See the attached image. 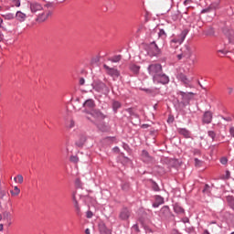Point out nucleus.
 <instances>
[{
    "label": "nucleus",
    "instance_id": "1a4fd4ad",
    "mask_svg": "<svg viewBox=\"0 0 234 234\" xmlns=\"http://www.w3.org/2000/svg\"><path fill=\"white\" fill-rule=\"evenodd\" d=\"M30 10L35 14L36 12H39V10H43V6L38 3L33 2L30 4Z\"/></svg>",
    "mask_w": 234,
    "mask_h": 234
},
{
    "label": "nucleus",
    "instance_id": "2f4dec72",
    "mask_svg": "<svg viewBox=\"0 0 234 234\" xmlns=\"http://www.w3.org/2000/svg\"><path fill=\"white\" fill-rule=\"evenodd\" d=\"M11 3H13L14 6H17V7L21 6V1L19 0H11Z\"/></svg>",
    "mask_w": 234,
    "mask_h": 234
},
{
    "label": "nucleus",
    "instance_id": "e2e57ef3",
    "mask_svg": "<svg viewBox=\"0 0 234 234\" xmlns=\"http://www.w3.org/2000/svg\"><path fill=\"white\" fill-rule=\"evenodd\" d=\"M3 220V216L0 214V222Z\"/></svg>",
    "mask_w": 234,
    "mask_h": 234
},
{
    "label": "nucleus",
    "instance_id": "a211bd4d",
    "mask_svg": "<svg viewBox=\"0 0 234 234\" xmlns=\"http://www.w3.org/2000/svg\"><path fill=\"white\" fill-rule=\"evenodd\" d=\"M174 211H175V213H177V215H184V213H185L183 207H180V205H178V204H176L174 206Z\"/></svg>",
    "mask_w": 234,
    "mask_h": 234
},
{
    "label": "nucleus",
    "instance_id": "de8ad7c7",
    "mask_svg": "<svg viewBox=\"0 0 234 234\" xmlns=\"http://www.w3.org/2000/svg\"><path fill=\"white\" fill-rule=\"evenodd\" d=\"M80 85H85V79L83 78L80 79Z\"/></svg>",
    "mask_w": 234,
    "mask_h": 234
},
{
    "label": "nucleus",
    "instance_id": "7ed1b4c3",
    "mask_svg": "<svg viewBox=\"0 0 234 234\" xmlns=\"http://www.w3.org/2000/svg\"><path fill=\"white\" fill-rule=\"evenodd\" d=\"M93 89L97 92H102V94H109V89L107 88V85L101 81H96L93 84Z\"/></svg>",
    "mask_w": 234,
    "mask_h": 234
},
{
    "label": "nucleus",
    "instance_id": "58836bf2",
    "mask_svg": "<svg viewBox=\"0 0 234 234\" xmlns=\"http://www.w3.org/2000/svg\"><path fill=\"white\" fill-rule=\"evenodd\" d=\"M220 163H221L223 165H226V164H228V158L222 157V158L220 159Z\"/></svg>",
    "mask_w": 234,
    "mask_h": 234
},
{
    "label": "nucleus",
    "instance_id": "49530a36",
    "mask_svg": "<svg viewBox=\"0 0 234 234\" xmlns=\"http://www.w3.org/2000/svg\"><path fill=\"white\" fill-rule=\"evenodd\" d=\"M92 212L91 211H88L87 212V218H92Z\"/></svg>",
    "mask_w": 234,
    "mask_h": 234
},
{
    "label": "nucleus",
    "instance_id": "338daca9",
    "mask_svg": "<svg viewBox=\"0 0 234 234\" xmlns=\"http://www.w3.org/2000/svg\"><path fill=\"white\" fill-rule=\"evenodd\" d=\"M230 234H234V232L230 233Z\"/></svg>",
    "mask_w": 234,
    "mask_h": 234
},
{
    "label": "nucleus",
    "instance_id": "052dcab7",
    "mask_svg": "<svg viewBox=\"0 0 234 234\" xmlns=\"http://www.w3.org/2000/svg\"><path fill=\"white\" fill-rule=\"evenodd\" d=\"M208 10L207 9H204L202 10V14H206V12H207Z\"/></svg>",
    "mask_w": 234,
    "mask_h": 234
},
{
    "label": "nucleus",
    "instance_id": "a18cd8bd",
    "mask_svg": "<svg viewBox=\"0 0 234 234\" xmlns=\"http://www.w3.org/2000/svg\"><path fill=\"white\" fill-rule=\"evenodd\" d=\"M153 189L154 191H160V187L158 186V185H154Z\"/></svg>",
    "mask_w": 234,
    "mask_h": 234
},
{
    "label": "nucleus",
    "instance_id": "412c9836",
    "mask_svg": "<svg viewBox=\"0 0 234 234\" xmlns=\"http://www.w3.org/2000/svg\"><path fill=\"white\" fill-rule=\"evenodd\" d=\"M179 80H181L183 83H186V85H188V83H191V80L187 79V77L184 74L179 75Z\"/></svg>",
    "mask_w": 234,
    "mask_h": 234
},
{
    "label": "nucleus",
    "instance_id": "4be33fe9",
    "mask_svg": "<svg viewBox=\"0 0 234 234\" xmlns=\"http://www.w3.org/2000/svg\"><path fill=\"white\" fill-rule=\"evenodd\" d=\"M98 128L100 131H101V133H107V131H109V126L105 123L98 124Z\"/></svg>",
    "mask_w": 234,
    "mask_h": 234
},
{
    "label": "nucleus",
    "instance_id": "39448f33",
    "mask_svg": "<svg viewBox=\"0 0 234 234\" xmlns=\"http://www.w3.org/2000/svg\"><path fill=\"white\" fill-rule=\"evenodd\" d=\"M81 198V195L78 193V191L73 192L72 194V200L74 204V207L76 209L77 215H80L81 213V208L80 207V205L78 204V200Z\"/></svg>",
    "mask_w": 234,
    "mask_h": 234
},
{
    "label": "nucleus",
    "instance_id": "aec40b11",
    "mask_svg": "<svg viewBox=\"0 0 234 234\" xmlns=\"http://www.w3.org/2000/svg\"><path fill=\"white\" fill-rule=\"evenodd\" d=\"M84 107H87L88 109H92L94 107V101H92L91 99L87 100L84 103H83Z\"/></svg>",
    "mask_w": 234,
    "mask_h": 234
},
{
    "label": "nucleus",
    "instance_id": "37998d69",
    "mask_svg": "<svg viewBox=\"0 0 234 234\" xmlns=\"http://www.w3.org/2000/svg\"><path fill=\"white\" fill-rule=\"evenodd\" d=\"M217 52H218V54H228V51H226L224 49H218Z\"/></svg>",
    "mask_w": 234,
    "mask_h": 234
},
{
    "label": "nucleus",
    "instance_id": "4c0bfd02",
    "mask_svg": "<svg viewBox=\"0 0 234 234\" xmlns=\"http://www.w3.org/2000/svg\"><path fill=\"white\" fill-rule=\"evenodd\" d=\"M6 197V191L5 190H0V199L5 198Z\"/></svg>",
    "mask_w": 234,
    "mask_h": 234
},
{
    "label": "nucleus",
    "instance_id": "3c124183",
    "mask_svg": "<svg viewBox=\"0 0 234 234\" xmlns=\"http://www.w3.org/2000/svg\"><path fill=\"white\" fill-rule=\"evenodd\" d=\"M85 233H86V234H90V229H85Z\"/></svg>",
    "mask_w": 234,
    "mask_h": 234
},
{
    "label": "nucleus",
    "instance_id": "8fccbe9b",
    "mask_svg": "<svg viewBox=\"0 0 234 234\" xmlns=\"http://www.w3.org/2000/svg\"><path fill=\"white\" fill-rule=\"evenodd\" d=\"M174 120H175V118L169 117L167 122H168V123H173Z\"/></svg>",
    "mask_w": 234,
    "mask_h": 234
},
{
    "label": "nucleus",
    "instance_id": "ddd939ff",
    "mask_svg": "<svg viewBox=\"0 0 234 234\" xmlns=\"http://www.w3.org/2000/svg\"><path fill=\"white\" fill-rule=\"evenodd\" d=\"M99 229L101 234H111L112 233L111 229H107V226H105V224H103V223H101L99 225Z\"/></svg>",
    "mask_w": 234,
    "mask_h": 234
},
{
    "label": "nucleus",
    "instance_id": "f8f14e48",
    "mask_svg": "<svg viewBox=\"0 0 234 234\" xmlns=\"http://www.w3.org/2000/svg\"><path fill=\"white\" fill-rule=\"evenodd\" d=\"M16 20L19 21L20 23H23L27 19V14L17 11L16 14Z\"/></svg>",
    "mask_w": 234,
    "mask_h": 234
},
{
    "label": "nucleus",
    "instance_id": "c85d7f7f",
    "mask_svg": "<svg viewBox=\"0 0 234 234\" xmlns=\"http://www.w3.org/2000/svg\"><path fill=\"white\" fill-rule=\"evenodd\" d=\"M112 107H113V111H118V109L122 107V103H120V101H113Z\"/></svg>",
    "mask_w": 234,
    "mask_h": 234
},
{
    "label": "nucleus",
    "instance_id": "423d86ee",
    "mask_svg": "<svg viewBox=\"0 0 234 234\" xmlns=\"http://www.w3.org/2000/svg\"><path fill=\"white\" fill-rule=\"evenodd\" d=\"M154 82L165 85L166 83H169V77L161 71L159 75H157V79H154Z\"/></svg>",
    "mask_w": 234,
    "mask_h": 234
},
{
    "label": "nucleus",
    "instance_id": "603ef678",
    "mask_svg": "<svg viewBox=\"0 0 234 234\" xmlns=\"http://www.w3.org/2000/svg\"><path fill=\"white\" fill-rule=\"evenodd\" d=\"M69 127H71V128L74 127V121L70 122Z\"/></svg>",
    "mask_w": 234,
    "mask_h": 234
},
{
    "label": "nucleus",
    "instance_id": "864d4df0",
    "mask_svg": "<svg viewBox=\"0 0 234 234\" xmlns=\"http://www.w3.org/2000/svg\"><path fill=\"white\" fill-rule=\"evenodd\" d=\"M226 178H229V171L226 172Z\"/></svg>",
    "mask_w": 234,
    "mask_h": 234
},
{
    "label": "nucleus",
    "instance_id": "20e7f679",
    "mask_svg": "<svg viewBox=\"0 0 234 234\" xmlns=\"http://www.w3.org/2000/svg\"><path fill=\"white\" fill-rule=\"evenodd\" d=\"M103 69H105L106 73L109 76H112V78H113V80H117V78H120V70H118L117 69L111 68V67L107 66V64L103 65Z\"/></svg>",
    "mask_w": 234,
    "mask_h": 234
},
{
    "label": "nucleus",
    "instance_id": "dca6fc26",
    "mask_svg": "<svg viewBox=\"0 0 234 234\" xmlns=\"http://www.w3.org/2000/svg\"><path fill=\"white\" fill-rule=\"evenodd\" d=\"M92 116L94 117V118H97L98 120H105V116H104V114L103 113H101V112H100V111H93L92 112Z\"/></svg>",
    "mask_w": 234,
    "mask_h": 234
},
{
    "label": "nucleus",
    "instance_id": "bb28decb",
    "mask_svg": "<svg viewBox=\"0 0 234 234\" xmlns=\"http://www.w3.org/2000/svg\"><path fill=\"white\" fill-rule=\"evenodd\" d=\"M3 17H4L5 19H7V21H11V20L14 19L16 16H14V14L9 13V14L3 15Z\"/></svg>",
    "mask_w": 234,
    "mask_h": 234
},
{
    "label": "nucleus",
    "instance_id": "473e14b6",
    "mask_svg": "<svg viewBox=\"0 0 234 234\" xmlns=\"http://www.w3.org/2000/svg\"><path fill=\"white\" fill-rule=\"evenodd\" d=\"M203 193H211V186H209V185H206L203 189Z\"/></svg>",
    "mask_w": 234,
    "mask_h": 234
},
{
    "label": "nucleus",
    "instance_id": "0eeeda50",
    "mask_svg": "<svg viewBox=\"0 0 234 234\" xmlns=\"http://www.w3.org/2000/svg\"><path fill=\"white\" fill-rule=\"evenodd\" d=\"M148 54H150L151 56H158V54H160V49L158 48L156 43L152 42L150 44Z\"/></svg>",
    "mask_w": 234,
    "mask_h": 234
},
{
    "label": "nucleus",
    "instance_id": "0e129e2a",
    "mask_svg": "<svg viewBox=\"0 0 234 234\" xmlns=\"http://www.w3.org/2000/svg\"><path fill=\"white\" fill-rule=\"evenodd\" d=\"M187 3H189V1H188V0H186V1H185V5H187Z\"/></svg>",
    "mask_w": 234,
    "mask_h": 234
},
{
    "label": "nucleus",
    "instance_id": "7c9ffc66",
    "mask_svg": "<svg viewBox=\"0 0 234 234\" xmlns=\"http://www.w3.org/2000/svg\"><path fill=\"white\" fill-rule=\"evenodd\" d=\"M206 36H215V29L213 28H208L207 31H206Z\"/></svg>",
    "mask_w": 234,
    "mask_h": 234
},
{
    "label": "nucleus",
    "instance_id": "5701e85b",
    "mask_svg": "<svg viewBox=\"0 0 234 234\" xmlns=\"http://www.w3.org/2000/svg\"><path fill=\"white\" fill-rule=\"evenodd\" d=\"M179 134H182V136H185V138H189V131L186 129H180L179 130Z\"/></svg>",
    "mask_w": 234,
    "mask_h": 234
},
{
    "label": "nucleus",
    "instance_id": "9b49d317",
    "mask_svg": "<svg viewBox=\"0 0 234 234\" xmlns=\"http://www.w3.org/2000/svg\"><path fill=\"white\" fill-rule=\"evenodd\" d=\"M52 16V11H45L44 13L40 14L38 16L39 21H47L48 17H50Z\"/></svg>",
    "mask_w": 234,
    "mask_h": 234
},
{
    "label": "nucleus",
    "instance_id": "6e6552de",
    "mask_svg": "<svg viewBox=\"0 0 234 234\" xmlns=\"http://www.w3.org/2000/svg\"><path fill=\"white\" fill-rule=\"evenodd\" d=\"M131 217V212L127 208H122L120 212L119 218L121 220H127Z\"/></svg>",
    "mask_w": 234,
    "mask_h": 234
},
{
    "label": "nucleus",
    "instance_id": "f257e3e1",
    "mask_svg": "<svg viewBox=\"0 0 234 234\" xmlns=\"http://www.w3.org/2000/svg\"><path fill=\"white\" fill-rule=\"evenodd\" d=\"M188 32L189 31L187 29L183 30L180 35H178L170 41V47H172V48H176L180 47V45L184 43V40L186 39Z\"/></svg>",
    "mask_w": 234,
    "mask_h": 234
},
{
    "label": "nucleus",
    "instance_id": "9d476101",
    "mask_svg": "<svg viewBox=\"0 0 234 234\" xmlns=\"http://www.w3.org/2000/svg\"><path fill=\"white\" fill-rule=\"evenodd\" d=\"M213 120V113L211 112H206L203 115V122L209 123Z\"/></svg>",
    "mask_w": 234,
    "mask_h": 234
},
{
    "label": "nucleus",
    "instance_id": "393cba45",
    "mask_svg": "<svg viewBox=\"0 0 234 234\" xmlns=\"http://www.w3.org/2000/svg\"><path fill=\"white\" fill-rule=\"evenodd\" d=\"M14 180L16 184H23L24 178L21 175H17L16 177H14Z\"/></svg>",
    "mask_w": 234,
    "mask_h": 234
},
{
    "label": "nucleus",
    "instance_id": "a878e982",
    "mask_svg": "<svg viewBox=\"0 0 234 234\" xmlns=\"http://www.w3.org/2000/svg\"><path fill=\"white\" fill-rule=\"evenodd\" d=\"M194 162L196 167H202V165H204V161L199 160L198 158H195Z\"/></svg>",
    "mask_w": 234,
    "mask_h": 234
},
{
    "label": "nucleus",
    "instance_id": "6ab92c4d",
    "mask_svg": "<svg viewBox=\"0 0 234 234\" xmlns=\"http://www.w3.org/2000/svg\"><path fill=\"white\" fill-rule=\"evenodd\" d=\"M224 34L230 41L234 38V31L231 29H224Z\"/></svg>",
    "mask_w": 234,
    "mask_h": 234
},
{
    "label": "nucleus",
    "instance_id": "5fc2aeb1",
    "mask_svg": "<svg viewBox=\"0 0 234 234\" xmlns=\"http://www.w3.org/2000/svg\"><path fill=\"white\" fill-rule=\"evenodd\" d=\"M182 57H183L182 54L177 55V58H178V59H182Z\"/></svg>",
    "mask_w": 234,
    "mask_h": 234
},
{
    "label": "nucleus",
    "instance_id": "e433bc0d",
    "mask_svg": "<svg viewBox=\"0 0 234 234\" xmlns=\"http://www.w3.org/2000/svg\"><path fill=\"white\" fill-rule=\"evenodd\" d=\"M228 201L229 202V205L231 206V207H233V209H234V198L233 197H229Z\"/></svg>",
    "mask_w": 234,
    "mask_h": 234
},
{
    "label": "nucleus",
    "instance_id": "13d9d810",
    "mask_svg": "<svg viewBox=\"0 0 234 234\" xmlns=\"http://www.w3.org/2000/svg\"><path fill=\"white\" fill-rule=\"evenodd\" d=\"M133 229H138V225H133Z\"/></svg>",
    "mask_w": 234,
    "mask_h": 234
},
{
    "label": "nucleus",
    "instance_id": "ea45409f",
    "mask_svg": "<svg viewBox=\"0 0 234 234\" xmlns=\"http://www.w3.org/2000/svg\"><path fill=\"white\" fill-rule=\"evenodd\" d=\"M208 136H210V138H212V140H214V139H215V136H216L215 132L209 131V132H208Z\"/></svg>",
    "mask_w": 234,
    "mask_h": 234
},
{
    "label": "nucleus",
    "instance_id": "bf43d9fd",
    "mask_svg": "<svg viewBox=\"0 0 234 234\" xmlns=\"http://www.w3.org/2000/svg\"><path fill=\"white\" fill-rule=\"evenodd\" d=\"M0 41H3V34L0 33Z\"/></svg>",
    "mask_w": 234,
    "mask_h": 234
},
{
    "label": "nucleus",
    "instance_id": "b1692460",
    "mask_svg": "<svg viewBox=\"0 0 234 234\" xmlns=\"http://www.w3.org/2000/svg\"><path fill=\"white\" fill-rule=\"evenodd\" d=\"M21 193V189H19V187L17 186H14V190H11V195H13V197H17V195H19Z\"/></svg>",
    "mask_w": 234,
    "mask_h": 234
},
{
    "label": "nucleus",
    "instance_id": "6e6d98bb",
    "mask_svg": "<svg viewBox=\"0 0 234 234\" xmlns=\"http://www.w3.org/2000/svg\"><path fill=\"white\" fill-rule=\"evenodd\" d=\"M3 229H4L3 224H0V231H3Z\"/></svg>",
    "mask_w": 234,
    "mask_h": 234
},
{
    "label": "nucleus",
    "instance_id": "79ce46f5",
    "mask_svg": "<svg viewBox=\"0 0 234 234\" xmlns=\"http://www.w3.org/2000/svg\"><path fill=\"white\" fill-rule=\"evenodd\" d=\"M75 184H76L77 187H80L81 186V180L76 179Z\"/></svg>",
    "mask_w": 234,
    "mask_h": 234
},
{
    "label": "nucleus",
    "instance_id": "c03bdc74",
    "mask_svg": "<svg viewBox=\"0 0 234 234\" xmlns=\"http://www.w3.org/2000/svg\"><path fill=\"white\" fill-rule=\"evenodd\" d=\"M8 217H10V212L8 211L4 212V218H8Z\"/></svg>",
    "mask_w": 234,
    "mask_h": 234
},
{
    "label": "nucleus",
    "instance_id": "680f3d73",
    "mask_svg": "<svg viewBox=\"0 0 234 234\" xmlns=\"http://www.w3.org/2000/svg\"><path fill=\"white\" fill-rule=\"evenodd\" d=\"M77 145H79V147H81V145H83V143H80V144L77 143Z\"/></svg>",
    "mask_w": 234,
    "mask_h": 234
},
{
    "label": "nucleus",
    "instance_id": "c756f323",
    "mask_svg": "<svg viewBox=\"0 0 234 234\" xmlns=\"http://www.w3.org/2000/svg\"><path fill=\"white\" fill-rule=\"evenodd\" d=\"M169 213V207H163L161 208V215H167Z\"/></svg>",
    "mask_w": 234,
    "mask_h": 234
},
{
    "label": "nucleus",
    "instance_id": "c9c22d12",
    "mask_svg": "<svg viewBox=\"0 0 234 234\" xmlns=\"http://www.w3.org/2000/svg\"><path fill=\"white\" fill-rule=\"evenodd\" d=\"M195 93L193 92H188V93H186V92H181V95L184 97V98H187V96H193Z\"/></svg>",
    "mask_w": 234,
    "mask_h": 234
},
{
    "label": "nucleus",
    "instance_id": "f03ea898",
    "mask_svg": "<svg viewBox=\"0 0 234 234\" xmlns=\"http://www.w3.org/2000/svg\"><path fill=\"white\" fill-rule=\"evenodd\" d=\"M148 71L151 76H153V80H158V76L162 72V65L160 64H151L148 67Z\"/></svg>",
    "mask_w": 234,
    "mask_h": 234
},
{
    "label": "nucleus",
    "instance_id": "f3484780",
    "mask_svg": "<svg viewBox=\"0 0 234 234\" xmlns=\"http://www.w3.org/2000/svg\"><path fill=\"white\" fill-rule=\"evenodd\" d=\"M129 69L133 74H138L140 72V66L136 64H130Z\"/></svg>",
    "mask_w": 234,
    "mask_h": 234
},
{
    "label": "nucleus",
    "instance_id": "f704fd0d",
    "mask_svg": "<svg viewBox=\"0 0 234 234\" xmlns=\"http://www.w3.org/2000/svg\"><path fill=\"white\" fill-rule=\"evenodd\" d=\"M80 161V159L78 158V156H71L70 157V162H73V164H78V162Z\"/></svg>",
    "mask_w": 234,
    "mask_h": 234
},
{
    "label": "nucleus",
    "instance_id": "4468645a",
    "mask_svg": "<svg viewBox=\"0 0 234 234\" xmlns=\"http://www.w3.org/2000/svg\"><path fill=\"white\" fill-rule=\"evenodd\" d=\"M164 204V197L161 196H155V202L153 204V207H158Z\"/></svg>",
    "mask_w": 234,
    "mask_h": 234
},
{
    "label": "nucleus",
    "instance_id": "4d7b16f0",
    "mask_svg": "<svg viewBox=\"0 0 234 234\" xmlns=\"http://www.w3.org/2000/svg\"><path fill=\"white\" fill-rule=\"evenodd\" d=\"M1 25H3V18L0 17V28H1Z\"/></svg>",
    "mask_w": 234,
    "mask_h": 234
},
{
    "label": "nucleus",
    "instance_id": "69168bd1",
    "mask_svg": "<svg viewBox=\"0 0 234 234\" xmlns=\"http://www.w3.org/2000/svg\"><path fill=\"white\" fill-rule=\"evenodd\" d=\"M125 162H129V158H124Z\"/></svg>",
    "mask_w": 234,
    "mask_h": 234
},
{
    "label": "nucleus",
    "instance_id": "72a5a7b5",
    "mask_svg": "<svg viewBox=\"0 0 234 234\" xmlns=\"http://www.w3.org/2000/svg\"><path fill=\"white\" fill-rule=\"evenodd\" d=\"M159 37H165V31L164 29H160L158 33Z\"/></svg>",
    "mask_w": 234,
    "mask_h": 234
},
{
    "label": "nucleus",
    "instance_id": "cd10ccee",
    "mask_svg": "<svg viewBox=\"0 0 234 234\" xmlns=\"http://www.w3.org/2000/svg\"><path fill=\"white\" fill-rule=\"evenodd\" d=\"M122 60V56L117 55L115 57H112L110 61H112V63H118V61Z\"/></svg>",
    "mask_w": 234,
    "mask_h": 234
},
{
    "label": "nucleus",
    "instance_id": "09e8293b",
    "mask_svg": "<svg viewBox=\"0 0 234 234\" xmlns=\"http://www.w3.org/2000/svg\"><path fill=\"white\" fill-rule=\"evenodd\" d=\"M210 8H218V4H212Z\"/></svg>",
    "mask_w": 234,
    "mask_h": 234
},
{
    "label": "nucleus",
    "instance_id": "2eb2a0df",
    "mask_svg": "<svg viewBox=\"0 0 234 234\" xmlns=\"http://www.w3.org/2000/svg\"><path fill=\"white\" fill-rule=\"evenodd\" d=\"M142 159L144 160V162H151V160H153L151 155H149V152L145 150H143L142 152Z\"/></svg>",
    "mask_w": 234,
    "mask_h": 234
},
{
    "label": "nucleus",
    "instance_id": "a19ab883",
    "mask_svg": "<svg viewBox=\"0 0 234 234\" xmlns=\"http://www.w3.org/2000/svg\"><path fill=\"white\" fill-rule=\"evenodd\" d=\"M228 92H229V94H234V88L233 87H229L228 88Z\"/></svg>",
    "mask_w": 234,
    "mask_h": 234
}]
</instances>
